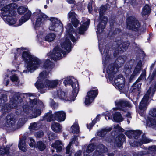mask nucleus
<instances>
[{"label": "nucleus", "instance_id": "32", "mask_svg": "<svg viewBox=\"0 0 156 156\" xmlns=\"http://www.w3.org/2000/svg\"><path fill=\"white\" fill-rule=\"evenodd\" d=\"M19 149L23 152H25L27 150V147L26 144L25 139L23 138L20 139L18 145Z\"/></svg>", "mask_w": 156, "mask_h": 156}, {"label": "nucleus", "instance_id": "20", "mask_svg": "<svg viewBox=\"0 0 156 156\" xmlns=\"http://www.w3.org/2000/svg\"><path fill=\"white\" fill-rule=\"evenodd\" d=\"M6 126L12 129L18 128V127H16V117L12 114L6 116Z\"/></svg>", "mask_w": 156, "mask_h": 156}, {"label": "nucleus", "instance_id": "1", "mask_svg": "<svg viewBox=\"0 0 156 156\" xmlns=\"http://www.w3.org/2000/svg\"><path fill=\"white\" fill-rule=\"evenodd\" d=\"M99 47L100 51L103 55L102 62L104 67V71H106L107 73L106 75H108L109 79L111 80H113L114 75L116 73L119 67L121 66V64L124 62L126 57L125 56H119L117 58V62H116L117 64V65H115L114 64H111L106 67L107 64L110 62L111 61L110 56L108 53V51L107 46L105 47L103 53L102 50H101L100 48L101 44L99 40Z\"/></svg>", "mask_w": 156, "mask_h": 156}, {"label": "nucleus", "instance_id": "30", "mask_svg": "<svg viewBox=\"0 0 156 156\" xmlns=\"http://www.w3.org/2000/svg\"><path fill=\"white\" fill-rule=\"evenodd\" d=\"M125 140V136L123 134H121L115 139V143L117 146L120 147L122 145V143Z\"/></svg>", "mask_w": 156, "mask_h": 156}, {"label": "nucleus", "instance_id": "22", "mask_svg": "<svg viewBox=\"0 0 156 156\" xmlns=\"http://www.w3.org/2000/svg\"><path fill=\"white\" fill-rule=\"evenodd\" d=\"M68 18L71 21L73 26L76 27L79 23L77 19V15L73 11H71L68 14Z\"/></svg>", "mask_w": 156, "mask_h": 156}, {"label": "nucleus", "instance_id": "27", "mask_svg": "<svg viewBox=\"0 0 156 156\" xmlns=\"http://www.w3.org/2000/svg\"><path fill=\"white\" fill-rule=\"evenodd\" d=\"M141 131L139 130L136 131H128L125 132V134L128 136L129 138H130L132 136H133L136 138L141 134Z\"/></svg>", "mask_w": 156, "mask_h": 156}, {"label": "nucleus", "instance_id": "5", "mask_svg": "<svg viewBox=\"0 0 156 156\" xmlns=\"http://www.w3.org/2000/svg\"><path fill=\"white\" fill-rule=\"evenodd\" d=\"M66 30L63 40L61 43L62 47L69 52L71 49L70 40L75 42L77 38V34L73 29L70 23H68L66 27Z\"/></svg>", "mask_w": 156, "mask_h": 156}, {"label": "nucleus", "instance_id": "55", "mask_svg": "<svg viewBox=\"0 0 156 156\" xmlns=\"http://www.w3.org/2000/svg\"><path fill=\"white\" fill-rule=\"evenodd\" d=\"M114 127L115 129H118L119 131L122 132H123L124 131V129L120 128L119 126L118 125H117L116 126H114Z\"/></svg>", "mask_w": 156, "mask_h": 156}, {"label": "nucleus", "instance_id": "54", "mask_svg": "<svg viewBox=\"0 0 156 156\" xmlns=\"http://www.w3.org/2000/svg\"><path fill=\"white\" fill-rule=\"evenodd\" d=\"M37 37L39 41H40L41 39H42L44 37L43 36V33H41L37 35Z\"/></svg>", "mask_w": 156, "mask_h": 156}, {"label": "nucleus", "instance_id": "62", "mask_svg": "<svg viewBox=\"0 0 156 156\" xmlns=\"http://www.w3.org/2000/svg\"><path fill=\"white\" fill-rule=\"evenodd\" d=\"M126 72H127V71H130V69H129V67H128V69H126Z\"/></svg>", "mask_w": 156, "mask_h": 156}, {"label": "nucleus", "instance_id": "6", "mask_svg": "<svg viewBox=\"0 0 156 156\" xmlns=\"http://www.w3.org/2000/svg\"><path fill=\"white\" fill-rule=\"evenodd\" d=\"M43 66L45 70L40 73L38 80L35 84L36 88L38 90L46 87V86L44 84L46 83V80H48L46 78L48 77L49 73L53 68L54 65L50 60L47 59L44 64Z\"/></svg>", "mask_w": 156, "mask_h": 156}, {"label": "nucleus", "instance_id": "18", "mask_svg": "<svg viewBox=\"0 0 156 156\" xmlns=\"http://www.w3.org/2000/svg\"><path fill=\"white\" fill-rule=\"evenodd\" d=\"M31 105L30 107H29L28 106V105H25L23 107V111L27 113H30L31 111V109L32 107V105L34 106L37 104V106L41 108H43L44 107V105L43 102L37 100L36 99H34L31 100L30 102Z\"/></svg>", "mask_w": 156, "mask_h": 156}, {"label": "nucleus", "instance_id": "8", "mask_svg": "<svg viewBox=\"0 0 156 156\" xmlns=\"http://www.w3.org/2000/svg\"><path fill=\"white\" fill-rule=\"evenodd\" d=\"M95 146L94 144H91L87 146L86 148L85 152H84V156H89L90 153L91 152L94 148ZM107 148L105 147L103 145L100 144L97 146L94 154V156H101L103 153L106 152ZM89 156H90L89 155Z\"/></svg>", "mask_w": 156, "mask_h": 156}, {"label": "nucleus", "instance_id": "36", "mask_svg": "<svg viewBox=\"0 0 156 156\" xmlns=\"http://www.w3.org/2000/svg\"><path fill=\"white\" fill-rule=\"evenodd\" d=\"M151 11V9L149 6L147 5H146L143 9L142 14V16L147 15L149 14Z\"/></svg>", "mask_w": 156, "mask_h": 156}, {"label": "nucleus", "instance_id": "16", "mask_svg": "<svg viewBox=\"0 0 156 156\" xmlns=\"http://www.w3.org/2000/svg\"><path fill=\"white\" fill-rule=\"evenodd\" d=\"M50 20L51 23L49 27L50 30L57 31L62 29V24L59 20L56 18H51Z\"/></svg>", "mask_w": 156, "mask_h": 156}, {"label": "nucleus", "instance_id": "63", "mask_svg": "<svg viewBox=\"0 0 156 156\" xmlns=\"http://www.w3.org/2000/svg\"><path fill=\"white\" fill-rule=\"evenodd\" d=\"M119 78V77H122V76L121 75H119L118 76Z\"/></svg>", "mask_w": 156, "mask_h": 156}, {"label": "nucleus", "instance_id": "25", "mask_svg": "<svg viewBox=\"0 0 156 156\" xmlns=\"http://www.w3.org/2000/svg\"><path fill=\"white\" fill-rule=\"evenodd\" d=\"M84 22L79 28V34H82L88 28L90 23V20L88 19H86Z\"/></svg>", "mask_w": 156, "mask_h": 156}, {"label": "nucleus", "instance_id": "60", "mask_svg": "<svg viewBox=\"0 0 156 156\" xmlns=\"http://www.w3.org/2000/svg\"><path fill=\"white\" fill-rule=\"evenodd\" d=\"M81 151H78L75 154L76 156H80L81 154Z\"/></svg>", "mask_w": 156, "mask_h": 156}, {"label": "nucleus", "instance_id": "9", "mask_svg": "<svg viewBox=\"0 0 156 156\" xmlns=\"http://www.w3.org/2000/svg\"><path fill=\"white\" fill-rule=\"evenodd\" d=\"M51 111L45 114L44 120L46 119L47 121L50 122L56 120L58 122L64 121L66 118L65 113L63 111H59L56 112L54 115L51 114Z\"/></svg>", "mask_w": 156, "mask_h": 156}, {"label": "nucleus", "instance_id": "23", "mask_svg": "<svg viewBox=\"0 0 156 156\" xmlns=\"http://www.w3.org/2000/svg\"><path fill=\"white\" fill-rule=\"evenodd\" d=\"M131 140V139H130V140H129V143L130 145L132 147H136L140 146L143 144L149 143L151 141L150 140L147 138L144 135L142 136V139L140 140V141L138 143L135 142L133 143Z\"/></svg>", "mask_w": 156, "mask_h": 156}, {"label": "nucleus", "instance_id": "53", "mask_svg": "<svg viewBox=\"0 0 156 156\" xmlns=\"http://www.w3.org/2000/svg\"><path fill=\"white\" fill-rule=\"evenodd\" d=\"M8 75H5V76L4 77V83L6 82V85H7L9 83V80L8 79H6V78H8Z\"/></svg>", "mask_w": 156, "mask_h": 156}, {"label": "nucleus", "instance_id": "47", "mask_svg": "<svg viewBox=\"0 0 156 156\" xmlns=\"http://www.w3.org/2000/svg\"><path fill=\"white\" fill-rule=\"evenodd\" d=\"M29 139L28 142L30 147H36V144H35L34 140L32 137H29Z\"/></svg>", "mask_w": 156, "mask_h": 156}, {"label": "nucleus", "instance_id": "58", "mask_svg": "<svg viewBox=\"0 0 156 156\" xmlns=\"http://www.w3.org/2000/svg\"><path fill=\"white\" fill-rule=\"evenodd\" d=\"M126 116L128 118H131V114L129 112H127L126 114Z\"/></svg>", "mask_w": 156, "mask_h": 156}, {"label": "nucleus", "instance_id": "64", "mask_svg": "<svg viewBox=\"0 0 156 156\" xmlns=\"http://www.w3.org/2000/svg\"><path fill=\"white\" fill-rule=\"evenodd\" d=\"M44 8L45 9L47 8V6L46 5H44Z\"/></svg>", "mask_w": 156, "mask_h": 156}, {"label": "nucleus", "instance_id": "28", "mask_svg": "<svg viewBox=\"0 0 156 156\" xmlns=\"http://www.w3.org/2000/svg\"><path fill=\"white\" fill-rule=\"evenodd\" d=\"M141 86V83H140L134 84L131 89V92L134 93H136L137 95L139 94L140 93Z\"/></svg>", "mask_w": 156, "mask_h": 156}, {"label": "nucleus", "instance_id": "46", "mask_svg": "<svg viewBox=\"0 0 156 156\" xmlns=\"http://www.w3.org/2000/svg\"><path fill=\"white\" fill-rule=\"evenodd\" d=\"M11 81L13 83H18L19 82L18 77L16 74L12 75L10 76Z\"/></svg>", "mask_w": 156, "mask_h": 156}, {"label": "nucleus", "instance_id": "3", "mask_svg": "<svg viewBox=\"0 0 156 156\" xmlns=\"http://www.w3.org/2000/svg\"><path fill=\"white\" fill-rule=\"evenodd\" d=\"M64 83L66 86L68 84L71 85L73 89L72 95L69 96L67 93L58 90L54 94L55 97H58L60 99L66 101H74L75 98L78 93L79 90V84L77 80L73 77H70L66 78L64 80Z\"/></svg>", "mask_w": 156, "mask_h": 156}, {"label": "nucleus", "instance_id": "17", "mask_svg": "<svg viewBox=\"0 0 156 156\" xmlns=\"http://www.w3.org/2000/svg\"><path fill=\"white\" fill-rule=\"evenodd\" d=\"M98 94V90H91L87 93L85 98V103L86 105H89L94 101Z\"/></svg>", "mask_w": 156, "mask_h": 156}, {"label": "nucleus", "instance_id": "52", "mask_svg": "<svg viewBox=\"0 0 156 156\" xmlns=\"http://www.w3.org/2000/svg\"><path fill=\"white\" fill-rule=\"evenodd\" d=\"M90 2L89 3L88 5V9L89 12L90 13L91 12V11L92 9V4L93 3V1L92 0L90 1Z\"/></svg>", "mask_w": 156, "mask_h": 156}, {"label": "nucleus", "instance_id": "34", "mask_svg": "<svg viewBox=\"0 0 156 156\" xmlns=\"http://www.w3.org/2000/svg\"><path fill=\"white\" fill-rule=\"evenodd\" d=\"M112 129V128H106L98 131L97 132V135L100 136L102 137L105 135L108 132L110 131Z\"/></svg>", "mask_w": 156, "mask_h": 156}, {"label": "nucleus", "instance_id": "33", "mask_svg": "<svg viewBox=\"0 0 156 156\" xmlns=\"http://www.w3.org/2000/svg\"><path fill=\"white\" fill-rule=\"evenodd\" d=\"M9 147H3L0 148V155L3 156H11L9 154Z\"/></svg>", "mask_w": 156, "mask_h": 156}, {"label": "nucleus", "instance_id": "11", "mask_svg": "<svg viewBox=\"0 0 156 156\" xmlns=\"http://www.w3.org/2000/svg\"><path fill=\"white\" fill-rule=\"evenodd\" d=\"M106 10V8L105 6H101L100 8L99 14L100 19L101 22L98 25L96 31L98 37H99V34L103 32L104 29L105 27V25L107 21V19L106 17H102V14Z\"/></svg>", "mask_w": 156, "mask_h": 156}, {"label": "nucleus", "instance_id": "59", "mask_svg": "<svg viewBox=\"0 0 156 156\" xmlns=\"http://www.w3.org/2000/svg\"><path fill=\"white\" fill-rule=\"evenodd\" d=\"M24 94L25 95H26L27 96H28L29 97L34 96V95H33L32 94H31L30 93H25V94Z\"/></svg>", "mask_w": 156, "mask_h": 156}, {"label": "nucleus", "instance_id": "45", "mask_svg": "<svg viewBox=\"0 0 156 156\" xmlns=\"http://www.w3.org/2000/svg\"><path fill=\"white\" fill-rule=\"evenodd\" d=\"M40 127V125L39 124L36 122H34L30 124V129L33 130H37Z\"/></svg>", "mask_w": 156, "mask_h": 156}, {"label": "nucleus", "instance_id": "35", "mask_svg": "<svg viewBox=\"0 0 156 156\" xmlns=\"http://www.w3.org/2000/svg\"><path fill=\"white\" fill-rule=\"evenodd\" d=\"M55 34L53 33L48 34L45 37V40L48 42H51L53 41L55 37Z\"/></svg>", "mask_w": 156, "mask_h": 156}, {"label": "nucleus", "instance_id": "7", "mask_svg": "<svg viewBox=\"0 0 156 156\" xmlns=\"http://www.w3.org/2000/svg\"><path fill=\"white\" fill-rule=\"evenodd\" d=\"M7 100L6 96L5 95H2L0 98V109L5 112H8L11 108H15L18 103L16 100L12 99L9 102V105L5 104V103Z\"/></svg>", "mask_w": 156, "mask_h": 156}, {"label": "nucleus", "instance_id": "51", "mask_svg": "<svg viewBox=\"0 0 156 156\" xmlns=\"http://www.w3.org/2000/svg\"><path fill=\"white\" fill-rule=\"evenodd\" d=\"M6 5V4L5 1L0 0V8L1 9Z\"/></svg>", "mask_w": 156, "mask_h": 156}, {"label": "nucleus", "instance_id": "40", "mask_svg": "<svg viewBox=\"0 0 156 156\" xmlns=\"http://www.w3.org/2000/svg\"><path fill=\"white\" fill-rule=\"evenodd\" d=\"M120 80L119 79V81L117 82H116V80H115L113 79V80L114 81L116 87H118L119 89L121 90L123 88L124 86L125 82L123 80H122V82H121Z\"/></svg>", "mask_w": 156, "mask_h": 156}, {"label": "nucleus", "instance_id": "43", "mask_svg": "<svg viewBox=\"0 0 156 156\" xmlns=\"http://www.w3.org/2000/svg\"><path fill=\"white\" fill-rule=\"evenodd\" d=\"M147 124L149 126L156 128V118L152 119L147 122Z\"/></svg>", "mask_w": 156, "mask_h": 156}, {"label": "nucleus", "instance_id": "61", "mask_svg": "<svg viewBox=\"0 0 156 156\" xmlns=\"http://www.w3.org/2000/svg\"><path fill=\"white\" fill-rule=\"evenodd\" d=\"M108 156H114L113 154L112 153H109L108 154Z\"/></svg>", "mask_w": 156, "mask_h": 156}, {"label": "nucleus", "instance_id": "2", "mask_svg": "<svg viewBox=\"0 0 156 156\" xmlns=\"http://www.w3.org/2000/svg\"><path fill=\"white\" fill-rule=\"evenodd\" d=\"M25 48H18L17 50L18 54L22 53V59L25 62L24 67L25 70H24L23 73H32L39 67H42V60L31 55L28 51H25Z\"/></svg>", "mask_w": 156, "mask_h": 156}, {"label": "nucleus", "instance_id": "15", "mask_svg": "<svg viewBox=\"0 0 156 156\" xmlns=\"http://www.w3.org/2000/svg\"><path fill=\"white\" fill-rule=\"evenodd\" d=\"M105 119L106 120L111 119L117 122H122L124 120L123 117L119 112H115L114 114L113 112H107L105 116Z\"/></svg>", "mask_w": 156, "mask_h": 156}, {"label": "nucleus", "instance_id": "42", "mask_svg": "<svg viewBox=\"0 0 156 156\" xmlns=\"http://www.w3.org/2000/svg\"><path fill=\"white\" fill-rule=\"evenodd\" d=\"M77 139L76 136H74L72 141L69 143V144L68 145L66 148V153L67 154H69V149L71 146V144L73 142L76 143H77Z\"/></svg>", "mask_w": 156, "mask_h": 156}, {"label": "nucleus", "instance_id": "39", "mask_svg": "<svg viewBox=\"0 0 156 156\" xmlns=\"http://www.w3.org/2000/svg\"><path fill=\"white\" fill-rule=\"evenodd\" d=\"M153 65H152L151 67V73H150L148 79L151 81L155 76L156 75V68L153 69Z\"/></svg>", "mask_w": 156, "mask_h": 156}, {"label": "nucleus", "instance_id": "38", "mask_svg": "<svg viewBox=\"0 0 156 156\" xmlns=\"http://www.w3.org/2000/svg\"><path fill=\"white\" fill-rule=\"evenodd\" d=\"M41 110L36 108L33 111L31 118H36L40 115L41 113Z\"/></svg>", "mask_w": 156, "mask_h": 156}, {"label": "nucleus", "instance_id": "21", "mask_svg": "<svg viewBox=\"0 0 156 156\" xmlns=\"http://www.w3.org/2000/svg\"><path fill=\"white\" fill-rule=\"evenodd\" d=\"M115 104L116 107L113 108L114 110L119 109L124 111L126 107L131 106V105L128 102L124 100L117 101H115Z\"/></svg>", "mask_w": 156, "mask_h": 156}, {"label": "nucleus", "instance_id": "44", "mask_svg": "<svg viewBox=\"0 0 156 156\" xmlns=\"http://www.w3.org/2000/svg\"><path fill=\"white\" fill-rule=\"evenodd\" d=\"M45 144L41 141L37 142L36 147L39 150L43 151L45 148Z\"/></svg>", "mask_w": 156, "mask_h": 156}, {"label": "nucleus", "instance_id": "49", "mask_svg": "<svg viewBox=\"0 0 156 156\" xmlns=\"http://www.w3.org/2000/svg\"><path fill=\"white\" fill-rule=\"evenodd\" d=\"M149 115L150 116L153 117H156V109H151L149 111Z\"/></svg>", "mask_w": 156, "mask_h": 156}, {"label": "nucleus", "instance_id": "56", "mask_svg": "<svg viewBox=\"0 0 156 156\" xmlns=\"http://www.w3.org/2000/svg\"><path fill=\"white\" fill-rule=\"evenodd\" d=\"M48 137L50 140H51L53 139H54V136H53V134L52 133H50L48 135Z\"/></svg>", "mask_w": 156, "mask_h": 156}, {"label": "nucleus", "instance_id": "29", "mask_svg": "<svg viewBox=\"0 0 156 156\" xmlns=\"http://www.w3.org/2000/svg\"><path fill=\"white\" fill-rule=\"evenodd\" d=\"M63 146L62 143L60 141H56L54 143H52L51 146L56 149L57 152H60L62 150Z\"/></svg>", "mask_w": 156, "mask_h": 156}, {"label": "nucleus", "instance_id": "48", "mask_svg": "<svg viewBox=\"0 0 156 156\" xmlns=\"http://www.w3.org/2000/svg\"><path fill=\"white\" fill-rule=\"evenodd\" d=\"M146 70L144 69L142 71V73L138 78V80L139 81L141 80H145L146 79Z\"/></svg>", "mask_w": 156, "mask_h": 156}, {"label": "nucleus", "instance_id": "4", "mask_svg": "<svg viewBox=\"0 0 156 156\" xmlns=\"http://www.w3.org/2000/svg\"><path fill=\"white\" fill-rule=\"evenodd\" d=\"M17 7V5L13 3L6 5L0 9L1 17L5 22L10 25L15 24L16 22V19L13 16Z\"/></svg>", "mask_w": 156, "mask_h": 156}, {"label": "nucleus", "instance_id": "41", "mask_svg": "<svg viewBox=\"0 0 156 156\" xmlns=\"http://www.w3.org/2000/svg\"><path fill=\"white\" fill-rule=\"evenodd\" d=\"M100 119V115H98L96 118L92 121V123L87 125V128L89 129H91L97 122L99 121Z\"/></svg>", "mask_w": 156, "mask_h": 156}, {"label": "nucleus", "instance_id": "24", "mask_svg": "<svg viewBox=\"0 0 156 156\" xmlns=\"http://www.w3.org/2000/svg\"><path fill=\"white\" fill-rule=\"evenodd\" d=\"M142 61H139L135 67L133 73L130 76V79L132 80L135 76H137L140 73L141 69Z\"/></svg>", "mask_w": 156, "mask_h": 156}, {"label": "nucleus", "instance_id": "50", "mask_svg": "<svg viewBox=\"0 0 156 156\" xmlns=\"http://www.w3.org/2000/svg\"><path fill=\"white\" fill-rule=\"evenodd\" d=\"M44 135V133L42 131H39L35 133V136L37 137L40 138Z\"/></svg>", "mask_w": 156, "mask_h": 156}, {"label": "nucleus", "instance_id": "19", "mask_svg": "<svg viewBox=\"0 0 156 156\" xmlns=\"http://www.w3.org/2000/svg\"><path fill=\"white\" fill-rule=\"evenodd\" d=\"M60 81L58 80H55L52 81L46 80V83L44 85L46 86V87L43 89H40L41 93H43L45 92V90L50 89H53L56 87Z\"/></svg>", "mask_w": 156, "mask_h": 156}, {"label": "nucleus", "instance_id": "31", "mask_svg": "<svg viewBox=\"0 0 156 156\" xmlns=\"http://www.w3.org/2000/svg\"><path fill=\"white\" fill-rule=\"evenodd\" d=\"M51 127L52 130L55 132L59 133L61 131L62 127L58 123H52Z\"/></svg>", "mask_w": 156, "mask_h": 156}, {"label": "nucleus", "instance_id": "12", "mask_svg": "<svg viewBox=\"0 0 156 156\" xmlns=\"http://www.w3.org/2000/svg\"><path fill=\"white\" fill-rule=\"evenodd\" d=\"M34 14L36 16V21L33 24L35 28L37 30V27H40L42 25L43 21L47 18V16L39 10H37Z\"/></svg>", "mask_w": 156, "mask_h": 156}, {"label": "nucleus", "instance_id": "37", "mask_svg": "<svg viewBox=\"0 0 156 156\" xmlns=\"http://www.w3.org/2000/svg\"><path fill=\"white\" fill-rule=\"evenodd\" d=\"M70 131L73 133H77L79 132V126L77 123H75L73 125L71 128Z\"/></svg>", "mask_w": 156, "mask_h": 156}, {"label": "nucleus", "instance_id": "13", "mask_svg": "<svg viewBox=\"0 0 156 156\" xmlns=\"http://www.w3.org/2000/svg\"><path fill=\"white\" fill-rule=\"evenodd\" d=\"M127 28L134 31H138L140 29V25L137 20L131 16L127 20Z\"/></svg>", "mask_w": 156, "mask_h": 156}, {"label": "nucleus", "instance_id": "10", "mask_svg": "<svg viewBox=\"0 0 156 156\" xmlns=\"http://www.w3.org/2000/svg\"><path fill=\"white\" fill-rule=\"evenodd\" d=\"M17 12L20 14H23L26 12L19 20V24H16L15 25L16 26L21 25L27 21L29 19L31 15V12L30 11L27 10V9L23 6L19 7L17 9Z\"/></svg>", "mask_w": 156, "mask_h": 156}, {"label": "nucleus", "instance_id": "26", "mask_svg": "<svg viewBox=\"0 0 156 156\" xmlns=\"http://www.w3.org/2000/svg\"><path fill=\"white\" fill-rule=\"evenodd\" d=\"M119 43H120L118 44L119 46L116 49L115 51V53L117 52L119 53V52H121V51H125L129 45V42L128 41L126 42H123L121 43L120 44H119Z\"/></svg>", "mask_w": 156, "mask_h": 156}, {"label": "nucleus", "instance_id": "57", "mask_svg": "<svg viewBox=\"0 0 156 156\" xmlns=\"http://www.w3.org/2000/svg\"><path fill=\"white\" fill-rule=\"evenodd\" d=\"M66 1L70 4H74L75 2V0H66Z\"/></svg>", "mask_w": 156, "mask_h": 156}, {"label": "nucleus", "instance_id": "14", "mask_svg": "<svg viewBox=\"0 0 156 156\" xmlns=\"http://www.w3.org/2000/svg\"><path fill=\"white\" fill-rule=\"evenodd\" d=\"M65 51L61 50L60 48L58 47H55L52 51H50L47 55L49 58L55 61L57 59H60L62 56V54L64 55Z\"/></svg>", "mask_w": 156, "mask_h": 156}]
</instances>
